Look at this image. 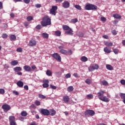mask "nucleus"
Segmentation results:
<instances>
[{
	"label": "nucleus",
	"mask_w": 125,
	"mask_h": 125,
	"mask_svg": "<svg viewBox=\"0 0 125 125\" xmlns=\"http://www.w3.org/2000/svg\"><path fill=\"white\" fill-rule=\"evenodd\" d=\"M51 24V20L48 16H45L42 19L41 25L42 27H46Z\"/></svg>",
	"instance_id": "obj_1"
},
{
	"label": "nucleus",
	"mask_w": 125,
	"mask_h": 125,
	"mask_svg": "<svg viewBox=\"0 0 125 125\" xmlns=\"http://www.w3.org/2000/svg\"><path fill=\"white\" fill-rule=\"evenodd\" d=\"M105 92L104 91L101 90L97 93L98 97L100 100L103 101L104 102H109V99L106 96H103Z\"/></svg>",
	"instance_id": "obj_2"
},
{
	"label": "nucleus",
	"mask_w": 125,
	"mask_h": 125,
	"mask_svg": "<svg viewBox=\"0 0 125 125\" xmlns=\"http://www.w3.org/2000/svg\"><path fill=\"white\" fill-rule=\"evenodd\" d=\"M85 9L86 10H96L97 6L92 4H87L85 5Z\"/></svg>",
	"instance_id": "obj_3"
},
{
	"label": "nucleus",
	"mask_w": 125,
	"mask_h": 125,
	"mask_svg": "<svg viewBox=\"0 0 125 125\" xmlns=\"http://www.w3.org/2000/svg\"><path fill=\"white\" fill-rule=\"evenodd\" d=\"M2 109H3L4 112H6L11 109V107L9 104H5L2 105Z\"/></svg>",
	"instance_id": "obj_4"
},
{
	"label": "nucleus",
	"mask_w": 125,
	"mask_h": 125,
	"mask_svg": "<svg viewBox=\"0 0 125 125\" xmlns=\"http://www.w3.org/2000/svg\"><path fill=\"white\" fill-rule=\"evenodd\" d=\"M41 111L40 112L44 116H49L50 115V113L49 112V110L48 109H45L44 108H41L40 109Z\"/></svg>",
	"instance_id": "obj_5"
},
{
	"label": "nucleus",
	"mask_w": 125,
	"mask_h": 125,
	"mask_svg": "<svg viewBox=\"0 0 125 125\" xmlns=\"http://www.w3.org/2000/svg\"><path fill=\"white\" fill-rule=\"evenodd\" d=\"M52 57L56 59L59 62H61V57L59 55V54L57 53H55L52 55Z\"/></svg>",
	"instance_id": "obj_6"
},
{
	"label": "nucleus",
	"mask_w": 125,
	"mask_h": 125,
	"mask_svg": "<svg viewBox=\"0 0 125 125\" xmlns=\"http://www.w3.org/2000/svg\"><path fill=\"white\" fill-rule=\"evenodd\" d=\"M99 68V66L97 64H93L92 66H90L88 67V71L89 72H92V71H94V70H98Z\"/></svg>",
	"instance_id": "obj_7"
},
{
	"label": "nucleus",
	"mask_w": 125,
	"mask_h": 125,
	"mask_svg": "<svg viewBox=\"0 0 125 125\" xmlns=\"http://www.w3.org/2000/svg\"><path fill=\"white\" fill-rule=\"evenodd\" d=\"M95 112L94 111L92 110H87L84 112L85 116H87V115H89L90 116H94Z\"/></svg>",
	"instance_id": "obj_8"
},
{
	"label": "nucleus",
	"mask_w": 125,
	"mask_h": 125,
	"mask_svg": "<svg viewBox=\"0 0 125 125\" xmlns=\"http://www.w3.org/2000/svg\"><path fill=\"white\" fill-rule=\"evenodd\" d=\"M57 6H52L51 9H50V14L55 16V12H56V10H57Z\"/></svg>",
	"instance_id": "obj_9"
},
{
	"label": "nucleus",
	"mask_w": 125,
	"mask_h": 125,
	"mask_svg": "<svg viewBox=\"0 0 125 125\" xmlns=\"http://www.w3.org/2000/svg\"><path fill=\"white\" fill-rule=\"evenodd\" d=\"M28 45L29 46H35L37 45V41L34 39L31 40L29 42Z\"/></svg>",
	"instance_id": "obj_10"
},
{
	"label": "nucleus",
	"mask_w": 125,
	"mask_h": 125,
	"mask_svg": "<svg viewBox=\"0 0 125 125\" xmlns=\"http://www.w3.org/2000/svg\"><path fill=\"white\" fill-rule=\"evenodd\" d=\"M62 6L63 8H69L70 7V2L68 1H64L62 3Z\"/></svg>",
	"instance_id": "obj_11"
},
{
	"label": "nucleus",
	"mask_w": 125,
	"mask_h": 125,
	"mask_svg": "<svg viewBox=\"0 0 125 125\" xmlns=\"http://www.w3.org/2000/svg\"><path fill=\"white\" fill-rule=\"evenodd\" d=\"M65 34L69 36H73V30L71 28H69L68 30L65 31Z\"/></svg>",
	"instance_id": "obj_12"
},
{
	"label": "nucleus",
	"mask_w": 125,
	"mask_h": 125,
	"mask_svg": "<svg viewBox=\"0 0 125 125\" xmlns=\"http://www.w3.org/2000/svg\"><path fill=\"white\" fill-rule=\"evenodd\" d=\"M23 69L25 72H31V67L29 65H24L23 66Z\"/></svg>",
	"instance_id": "obj_13"
},
{
	"label": "nucleus",
	"mask_w": 125,
	"mask_h": 125,
	"mask_svg": "<svg viewBox=\"0 0 125 125\" xmlns=\"http://www.w3.org/2000/svg\"><path fill=\"white\" fill-rule=\"evenodd\" d=\"M13 70L16 73H18L19 72H21V71H22V68L20 66H17L14 68Z\"/></svg>",
	"instance_id": "obj_14"
},
{
	"label": "nucleus",
	"mask_w": 125,
	"mask_h": 125,
	"mask_svg": "<svg viewBox=\"0 0 125 125\" xmlns=\"http://www.w3.org/2000/svg\"><path fill=\"white\" fill-rule=\"evenodd\" d=\"M42 86L44 88H46V87L49 86V85L48 84V80H45L44 81V83L42 84Z\"/></svg>",
	"instance_id": "obj_15"
},
{
	"label": "nucleus",
	"mask_w": 125,
	"mask_h": 125,
	"mask_svg": "<svg viewBox=\"0 0 125 125\" xmlns=\"http://www.w3.org/2000/svg\"><path fill=\"white\" fill-rule=\"evenodd\" d=\"M63 100L64 102L65 103H68L69 102V100H70V98H69V96H64L63 97Z\"/></svg>",
	"instance_id": "obj_16"
},
{
	"label": "nucleus",
	"mask_w": 125,
	"mask_h": 125,
	"mask_svg": "<svg viewBox=\"0 0 125 125\" xmlns=\"http://www.w3.org/2000/svg\"><path fill=\"white\" fill-rule=\"evenodd\" d=\"M17 85H18V86H19V87H23V86H24V83H23V82L22 81H18L17 83Z\"/></svg>",
	"instance_id": "obj_17"
},
{
	"label": "nucleus",
	"mask_w": 125,
	"mask_h": 125,
	"mask_svg": "<svg viewBox=\"0 0 125 125\" xmlns=\"http://www.w3.org/2000/svg\"><path fill=\"white\" fill-rule=\"evenodd\" d=\"M18 61L17 60H14L10 62V64L12 66H16L18 65Z\"/></svg>",
	"instance_id": "obj_18"
},
{
	"label": "nucleus",
	"mask_w": 125,
	"mask_h": 125,
	"mask_svg": "<svg viewBox=\"0 0 125 125\" xmlns=\"http://www.w3.org/2000/svg\"><path fill=\"white\" fill-rule=\"evenodd\" d=\"M104 52H105L106 53H110L111 51V49L106 47L104 48Z\"/></svg>",
	"instance_id": "obj_19"
},
{
	"label": "nucleus",
	"mask_w": 125,
	"mask_h": 125,
	"mask_svg": "<svg viewBox=\"0 0 125 125\" xmlns=\"http://www.w3.org/2000/svg\"><path fill=\"white\" fill-rule=\"evenodd\" d=\"M60 53H62V54L66 55L68 53V51L62 49V50H60Z\"/></svg>",
	"instance_id": "obj_20"
},
{
	"label": "nucleus",
	"mask_w": 125,
	"mask_h": 125,
	"mask_svg": "<svg viewBox=\"0 0 125 125\" xmlns=\"http://www.w3.org/2000/svg\"><path fill=\"white\" fill-rule=\"evenodd\" d=\"M113 17H114V18H115L116 19H121V18H122V16H120V15L118 14H113Z\"/></svg>",
	"instance_id": "obj_21"
},
{
	"label": "nucleus",
	"mask_w": 125,
	"mask_h": 125,
	"mask_svg": "<svg viewBox=\"0 0 125 125\" xmlns=\"http://www.w3.org/2000/svg\"><path fill=\"white\" fill-rule=\"evenodd\" d=\"M49 113L51 116H53L55 114H56V111L54 109H50Z\"/></svg>",
	"instance_id": "obj_22"
},
{
	"label": "nucleus",
	"mask_w": 125,
	"mask_h": 125,
	"mask_svg": "<svg viewBox=\"0 0 125 125\" xmlns=\"http://www.w3.org/2000/svg\"><path fill=\"white\" fill-rule=\"evenodd\" d=\"M81 60L82 62H86L88 59L85 56H83L81 58Z\"/></svg>",
	"instance_id": "obj_23"
},
{
	"label": "nucleus",
	"mask_w": 125,
	"mask_h": 125,
	"mask_svg": "<svg viewBox=\"0 0 125 125\" xmlns=\"http://www.w3.org/2000/svg\"><path fill=\"white\" fill-rule=\"evenodd\" d=\"M42 38H43V39H47L48 38V37H49V35H48V34H47L46 33H42Z\"/></svg>",
	"instance_id": "obj_24"
},
{
	"label": "nucleus",
	"mask_w": 125,
	"mask_h": 125,
	"mask_svg": "<svg viewBox=\"0 0 125 125\" xmlns=\"http://www.w3.org/2000/svg\"><path fill=\"white\" fill-rule=\"evenodd\" d=\"M10 40L11 42L15 41L16 40V36L15 35H12L10 36Z\"/></svg>",
	"instance_id": "obj_25"
},
{
	"label": "nucleus",
	"mask_w": 125,
	"mask_h": 125,
	"mask_svg": "<svg viewBox=\"0 0 125 125\" xmlns=\"http://www.w3.org/2000/svg\"><path fill=\"white\" fill-rule=\"evenodd\" d=\"M9 122H15V117L13 116H10L9 117Z\"/></svg>",
	"instance_id": "obj_26"
},
{
	"label": "nucleus",
	"mask_w": 125,
	"mask_h": 125,
	"mask_svg": "<svg viewBox=\"0 0 125 125\" xmlns=\"http://www.w3.org/2000/svg\"><path fill=\"white\" fill-rule=\"evenodd\" d=\"M62 29L64 30V31H68V30L71 29V28H70V27H69L68 25H63Z\"/></svg>",
	"instance_id": "obj_27"
},
{
	"label": "nucleus",
	"mask_w": 125,
	"mask_h": 125,
	"mask_svg": "<svg viewBox=\"0 0 125 125\" xmlns=\"http://www.w3.org/2000/svg\"><path fill=\"white\" fill-rule=\"evenodd\" d=\"M106 68L107 70H109V71H112V70H113V66H112L110 64H107L106 65Z\"/></svg>",
	"instance_id": "obj_28"
},
{
	"label": "nucleus",
	"mask_w": 125,
	"mask_h": 125,
	"mask_svg": "<svg viewBox=\"0 0 125 125\" xmlns=\"http://www.w3.org/2000/svg\"><path fill=\"white\" fill-rule=\"evenodd\" d=\"M55 35L57 37H60L61 36V32L59 30L56 31L55 32Z\"/></svg>",
	"instance_id": "obj_29"
},
{
	"label": "nucleus",
	"mask_w": 125,
	"mask_h": 125,
	"mask_svg": "<svg viewBox=\"0 0 125 125\" xmlns=\"http://www.w3.org/2000/svg\"><path fill=\"white\" fill-rule=\"evenodd\" d=\"M73 90H74V87H73V86H69L67 87V91H68V92H71Z\"/></svg>",
	"instance_id": "obj_30"
},
{
	"label": "nucleus",
	"mask_w": 125,
	"mask_h": 125,
	"mask_svg": "<svg viewBox=\"0 0 125 125\" xmlns=\"http://www.w3.org/2000/svg\"><path fill=\"white\" fill-rule=\"evenodd\" d=\"M46 74L47 75V76L50 77V76H51V75H52V72H51V71H50L49 70H47L46 71Z\"/></svg>",
	"instance_id": "obj_31"
},
{
	"label": "nucleus",
	"mask_w": 125,
	"mask_h": 125,
	"mask_svg": "<svg viewBox=\"0 0 125 125\" xmlns=\"http://www.w3.org/2000/svg\"><path fill=\"white\" fill-rule=\"evenodd\" d=\"M21 115L22 116V117H26L28 115V113L27 112L23 111L21 112Z\"/></svg>",
	"instance_id": "obj_32"
},
{
	"label": "nucleus",
	"mask_w": 125,
	"mask_h": 125,
	"mask_svg": "<svg viewBox=\"0 0 125 125\" xmlns=\"http://www.w3.org/2000/svg\"><path fill=\"white\" fill-rule=\"evenodd\" d=\"M101 84H103V85H108V82L105 80H103L101 82Z\"/></svg>",
	"instance_id": "obj_33"
},
{
	"label": "nucleus",
	"mask_w": 125,
	"mask_h": 125,
	"mask_svg": "<svg viewBox=\"0 0 125 125\" xmlns=\"http://www.w3.org/2000/svg\"><path fill=\"white\" fill-rule=\"evenodd\" d=\"M87 99H92L93 98V95L92 94H88L86 95Z\"/></svg>",
	"instance_id": "obj_34"
},
{
	"label": "nucleus",
	"mask_w": 125,
	"mask_h": 125,
	"mask_svg": "<svg viewBox=\"0 0 125 125\" xmlns=\"http://www.w3.org/2000/svg\"><path fill=\"white\" fill-rule=\"evenodd\" d=\"M55 75H56V76H57V77H58V78H60V77L61 76V75H62V73H61L60 72H56L55 73Z\"/></svg>",
	"instance_id": "obj_35"
},
{
	"label": "nucleus",
	"mask_w": 125,
	"mask_h": 125,
	"mask_svg": "<svg viewBox=\"0 0 125 125\" xmlns=\"http://www.w3.org/2000/svg\"><path fill=\"white\" fill-rule=\"evenodd\" d=\"M74 7H75V8L78 10H82V7H81L80 5L76 4L74 6Z\"/></svg>",
	"instance_id": "obj_36"
},
{
	"label": "nucleus",
	"mask_w": 125,
	"mask_h": 125,
	"mask_svg": "<svg viewBox=\"0 0 125 125\" xmlns=\"http://www.w3.org/2000/svg\"><path fill=\"white\" fill-rule=\"evenodd\" d=\"M120 97H121V99L125 100V94L121 93L120 94Z\"/></svg>",
	"instance_id": "obj_37"
},
{
	"label": "nucleus",
	"mask_w": 125,
	"mask_h": 125,
	"mask_svg": "<svg viewBox=\"0 0 125 125\" xmlns=\"http://www.w3.org/2000/svg\"><path fill=\"white\" fill-rule=\"evenodd\" d=\"M39 98H42V99H45V98H46V97L45 96L42 94H39Z\"/></svg>",
	"instance_id": "obj_38"
},
{
	"label": "nucleus",
	"mask_w": 125,
	"mask_h": 125,
	"mask_svg": "<svg viewBox=\"0 0 125 125\" xmlns=\"http://www.w3.org/2000/svg\"><path fill=\"white\" fill-rule=\"evenodd\" d=\"M85 83H87V84H90V83H91V80H90V79H87L85 80Z\"/></svg>",
	"instance_id": "obj_39"
},
{
	"label": "nucleus",
	"mask_w": 125,
	"mask_h": 125,
	"mask_svg": "<svg viewBox=\"0 0 125 125\" xmlns=\"http://www.w3.org/2000/svg\"><path fill=\"white\" fill-rule=\"evenodd\" d=\"M77 36L79 37V38H83V33L82 32H79L78 34H77Z\"/></svg>",
	"instance_id": "obj_40"
},
{
	"label": "nucleus",
	"mask_w": 125,
	"mask_h": 125,
	"mask_svg": "<svg viewBox=\"0 0 125 125\" xmlns=\"http://www.w3.org/2000/svg\"><path fill=\"white\" fill-rule=\"evenodd\" d=\"M72 23H77L78 22V19H73L71 20Z\"/></svg>",
	"instance_id": "obj_41"
},
{
	"label": "nucleus",
	"mask_w": 125,
	"mask_h": 125,
	"mask_svg": "<svg viewBox=\"0 0 125 125\" xmlns=\"http://www.w3.org/2000/svg\"><path fill=\"white\" fill-rule=\"evenodd\" d=\"M27 21H32L33 20V17L32 16H28L26 18Z\"/></svg>",
	"instance_id": "obj_42"
},
{
	"label": "nucleus",
	"mask_w": 125,
	"mask_h": 125,
	"mask_svg": "<svg viewBox=\"0 0 125 125\" xmlns=\"http://www.w3.org/2000/svg\"><path fill=\"white\" fill-rule=\"evenodd\" d=\"M65 79H69V78H71V74L67 73V74L65 75Z\"/></svg>",
	"instance_id": "obj_43"
},
{
	"label": "nucleus",
	"mask_w": 125,
	"mask_h": 125,
	"mask_svg": "<svg viewBox=\"0 0 125 125\" xmlns=\"http://www.w3.org/2000/svg\"><path fill=\"white\" fill-rule=\"evenodd\" d=\"M8 37V35L6 34V33H3L2 35V39H6Z\"/></svg>",
	"instance_id": "obj_44"
},
{
	"label": "nucleus",
	"mask_w": 125,
	"mask_h": 125,
	"mask_svg": "<svg viewBox=\"0 0 125 125\" xmlns=\"http://www.w3.org/2000/svg\"><path fill=\"white\" fill-rule=\"evenodd\" d=\"M5 91L2 89V88H0V94H2L3 95L4 93H5Z\"/></svg>",
	"instance_id": "obj_45"
},
{
	"label": "nucleus",
	"mask_w": 125,
	"mask_h": 125,
	"mask_svg": "<svg viewBox=\"0 0 125 125\" xmlns=\"http://www.w3.org/2000/svg\"><path fill=\"white\" fill-rule=\"evenodd\" d=\"M106 46H113V43L109 42L105 44Z\"/></svg>",
	"instance_id": "obj_46"
},
{
	"label": "nucleus",
	"mask_w": 125,
	"mask_h": 125,
	"mask_svg": "<svg viewBox=\"0 0 125 125\" xmlns=\"http://www.w3.org/2000/svg\"><path fill=\"white\" fill-rule=\"evenodd\" d=\"M35 104L37 106H40V105H41V102L39 101H36Z\"/></svg>",
	"instance_id": "obj_47"
},
{
	"label": "nucleus",
	"mask_w": 125,
	"mask_h": 125,
	"mask_svg": "<svg viewBox=\"0 0 125 125\" xmlns=\"http://www.w3.org/2000/svg\"><path fill=\"white\" fill-rule=\"evenodd\" d=\"M17 51L18 52H22V51H23V49H22L21 48H20V47L18 48L17 49Z\"/></svg>",
	"instance_id": "obj_48"
},
{
	"label": "nucleus",
	"mask_w": 125,
	"mask_h": 125,
	"mask_svg": "<svg viewBox=\"0 0 125 125\" xmlns=\"http://www.w3.org/2000/svg\"><path fill=\"white\" fill-rule=\"evenodd\" d=\"M113 52L115 54H118V53H119V50L115 48L113 49Z\"/></svg>",
	"instance_id": "obj_49"
},
{
	"label": "nucleus",
	"mask_w": 125,
	"mask_h": 125,
	"mask_svg": "<svg viewBox=\"0 0 125 125\" xmlns=\"http://www.w3.org/2000/svg\"><path fill=\"white\" fill-rule=\"evenodd\" d=\"M50 88H52V89H56V88H57V87L54 85H52L51 84L50 85Z\"/></svg>",
	"instance_id": "obj_50"
},
{
	"label": "nucleus",
	"mask_w": 125,
	"mask_h": 125,
	"mask_svg": "<svg viewBox=\"0 0 125 125\" xmlns=\"http://www.w3.org/2000/svg\"><path fill=\"white\" fill-rule=\"evenodd\" d=\"M101 21H102V22H105L106 21V18L102 17L101 18Z\"/></svg>",
	"instance_id": "obj_51"
},
{
	"label": "nucleus",
	"mask_w": 125,
	"mask_h": 125,
	"mask_svg": "<svg viewBox=\"0 0 125 125\" xmlns=\"http://www.w3.org/2000/svg\"><path fill=\"white\" fill-rule=\"evenodd\" d=\"M36 29L37 30H41L42 29V25L41 24H39L36 26Z\"/></svg>",
	"instance_id": "obj_52"
},
{
	"label": "nucleus",
	"mask_w": 125,
	"mask_h": 125,
	"mask_svg": "<svg viewBox=\"0 0 125 125\" xmlns=\"http://www.w3.org/2000/svg\"><path fill=\"white\" fill-rule=\"evenodd\" d=\"M23 88L24 89H25V90H29V86L27 85H25Z\"/></svg>",
	"instance_id": "obj_53"
},
{
	"label": "nucleus",
	"mask_w": 125,
	"mask_h": 125,
	"mask_svg": "<svg viewBox=\"0 0 125 125\" xmlns=\"http://www.w3.org/2000/svg\"><path fill=\"white\" fill-rule=\"evenodd\" d=\"M35 7H37V8H40L42 7V5H41V4H37L35 5Z\"/></svg>",
	"instance_id": "obj_54"
},
{
	"label": "nucleus",
	"mask_w": 125,
	"mask_h": 125,
	"mask_svg": "<svg viewBox=\"0 0 125 125\" xmlns=\"http://www.w3.org/2000/svg\"><path fill=\"white\" fill-rule=\"evenodd\" d=\"M23 1L26 4H28V3H30V1H31V0H23Z\"/></svg>",
	"instance_id": "obj_55"
},
{
	"label": "nucleus",
	"mask_w": 125,
	"mask_h": 125,
	"mask_svg": "<svg viewBox=\"0 0 125 125\" xmlns=\"http://www.w3.org/2000/svg\"><path fill=\"white\" fill-rule=\"evenodd\" d=\"M72 54H73V51H72V50H69L68 51H67V54H69V55H72Z\"/></svg>",
	"instance_id": "obj_56"
},
{
	"label": "nucleus",
	"mask_w": 125,
	"mask_h": 125,
	"mask_svg": "<svg viewBox=\"0 0 125 125\" xmlns=\"http://www.w3.org/2000/svg\"><path fill=\"white\" fill-rule=\"evenodd\" d=\"M13 94H15V95H19V92H18L16 91H13Z\"/></svg>",
	"instance_id": "obj_57"
},
{
	"label": "nucleus",
	"mask_w": 125,
	"mask_h": 125,
	"mask_svg": "<svg viewBox=\"0 0 125 125\" xmlns=\"http://www.w3.org/2000/svg\"><path fill=\"white\" fill-rule=\"evenodd\" d=\"M120 83H121V84H123V85H124L125 84V80H124V79H123V80H122L120 81Z\"/></svg>",
	"instance_id": "obj_58"
},
{
	"label": "nucleus",
	"mask_w": 125,
	"mask_h": 125,
	"mask_svg": "<svg viewBox=\"0 0 125 125\" xmlns=\"http://www.w3.org/2000/svg\"><path fill=\"white\" fill-rule=\"evenodd\" d=\"M10 125H17L16 122L15 121H13L10 122Z\"/></svg>",
	"instance_id": "obj_59"
},
{
	"label": "nucleus",
	"mask_w": 125,
	"mask_h": 125,
	"mask_svg": "<svg viewBox=\"0 0 125 125\" xmlns=\"http://www.w3.org/2000/svg\"><path fill=\"white\" fill-rule=\"evenodd\" d=\"M31 68H32L33 71H34V70H36V69H37V67L36 66V65L31 66Z\"/></svg>",
	"instance_id": "obj_60"
},
{
	"label": "nucleus",
	"mask_w": 125,
	"mask_h": 125,
	"mask_svg": "<svg viewBox=\"0 0 125 125\" xmlns=\"http://www.w3.org/2000/svg\"><path fill=\"white\" fill-rule=\"evenodd\" d=\"M112 33L113 34V35H114V36H115V35H117V31L116 30H114L112 31Z\"/></svg>",
	"instance_id": "obj_61"
},
{
	"label": "nucleus",
	"mask_w": 125,
	"mask_h": 125,
	"mask_svg": "<svg viewBox=\"0 0 125 125\" xmlns=\"http://www.w3.org/2000/svg\"><path fill=\"white\" fill-rule=\"evenodd\" d=\"M23 24L24 25V26H25L26 27H28V26H29V22H25L23 23Z\"/></svg>",
	"instance_id": "obj_62"
},
{
	"label": "nucleus",
	"mask_w": 125,
	"mask_h": 125,
	"mask_svg": "<svg viewBox=\"0 0 125 125\" xmlns=\"http://www.w3.org/2000/svg\"><path fill=\"white\" fill-rule=\"evenodd\" d=\"M17 74L18 75V76H22V72L19 71V72H17Z\"/></svg>",
	"instance_id": "obj_63"
},
{
	"label": "nucleus",
	"mask_w": 125,
	"mask_h": 125,
	"mask_svg": "<svg viewBox=\"0 0 125 125\" xmlns=\"http://www.w3.org/2000/svg\"><path fill=\"white\" fill-rule=\"evenodd\" d=\"M73 76L75 78H78V77H79V76L78 75V73H74L73 74Z\"/></svg>",
	"instance_id": "obj_64"
}]
</instances>
